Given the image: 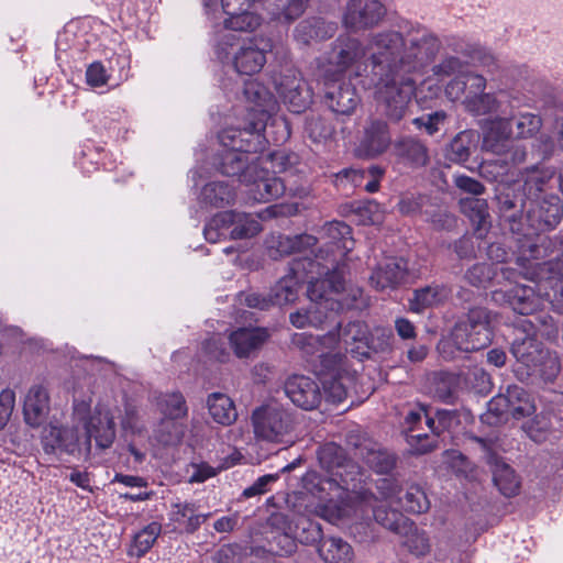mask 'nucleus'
Wrapping results in <instances>:
<instances>
[{"label": "nucleus", "instance_id": "nucleus-1", "mask_svg": "<svg viewBox=\"0 0 563 563\" xmlns=\"http://www.w3.org/2000/svg\"><path fill=\"white\" fill-rule=\"evenodd\" d=\"M441 47L437 35L418 25L407 33V38L398 31H383L369 40L371 55L364 70L369 67L362 80L364 87L384 89L385 114L393 122L406 115L409 103L416 93L413 74H422L433 63Z\"/></svg>", "mask_w": 563, "mask_h": 563}, {"label": "nucleus", "instance_id": "nucleus-2", "mask_svg": "<svg viewBox=\"0 0 563 563\" xmlns=\"http://www.w3.org/2000/svg\"><path fill=\"white\" fill-rule=\"evenodd\" d=\"M330 249H319L314 258H296L292 264V272L305 273L310 277L307 288L311 301L323 300L324 309L344 310L366 306L363 297V289L358 286H345V263L336 261Z\"/></svg>", "mask_w": 563, "mask_h": 563}, {"label": "nucleus", "instance_id": "nucleus-3", "mask_svg": "<svg viewBox=\"0 0 563 563\" xmlns=\"http://www.w3.org/2000/svg\"><path fill=\"white\" fill-rule=\"evenodd\" d=\"M267 115L264 111L249 113L246 125L230 126L219 133L224 150L216 159L217 169L224 176L238 177L244 184L255 170V156L264 152L266 139L261 134L265 130Z\"/></svg>", "mask_w": 563, "mask_h": 563}, {"label": "nucleus", "instance_id": "nucleus-4", "mask_svg": "<svg viewBox=\"0 0 563 563\" xmlns=\"http://www.w3.org/2000/svg\"><path fill=\"white\" fill-rule=\"evenodd\" d=\"M318 457L327 475L322 477L319 484L321 489L325 485L333 492L331 498L320 507V515L325 520L335 523L339 520L352 516L354 506L361 494L351 493V482L357 474L356 466L347 461L343 450L334 443L324 444L318 452Z\"/></svg>", "mask_w": 563, "mask_h": 563}, {"label": "nucleus", "instance_id": "nucleus-5", "mask_svg": "<svg viewBox=\"0 0 563 563\" xmlns=\"http://www.w3.org/2000/svg\"><path fill=\"white\" fill-rule=\"evenodd\" d=\"M520 207L525 217L510 218V232L518 243L517 246H538L536 238L553 230L563 218V202L553 194L522 202Z\"/></svg>", "mask_w": 563, "mask_h": 563}, {"label": "nucleus", "instance_id": "nucleus-6", "mask_svg": "<svg viewBox=\"0 0 563 563\" xmlns=\"http://www.w3.org/2000/svg\"><path fill=\"white\" fill-rule=\"evenodd\" d=\"M493 313L484 307H473L454 324L450 339L438 346L442 357L455 358L453 347L460 352L472 353L487 347L494 336Z\"/></svg>", "mask_w": 563, "mask_h": 563}, {"label": "nucleus", "instance_id": "nucleus-7", "mask_svg": "<svg viewBox=\"0 0 563 563\" xmlns=\"http://www.w3.org/2000/svg\"><path fill=\"white\" fill-rule=\"evenodd\" d=\"M251 424L257 441L286 444L296 428L295 415L277 400H268L253 409Z\"/></svg>", "mask_w": 563, "mask_h": 563}, {"label": "nucleus", "instance_id": "nucleus-8", "mask_svg": "<svg viewBox=\"0 0 563 563\" xmlns=\"http://www.w3.org/2000/svg\"><path fill=\"white\" fill-rule=\"evenodd\" d=\"M366 48L361 40L349 34L339 35L324 55V78H358Z\"/></svg>", "mask_w": 563, "mask_h": 563}, {"label": "nucleus", "instance_id": "nucleus-9", "mask_svg": "<svg viewBox=\"0 0 563 563\" xmlns=\"http://www.w3.org/2000/svg\"><path fill=\"white\" fill-rule=\"evenodd\" d=\"M262 231L260 221L250 213L227 210L216 213L205 225L203 235L211 244L228 240L252 239Z\"/></svg>", "mask_w": 563, "mask_h": 563}, {"label": "nucleus", "instance_id": "nucleus-10", "mask_svg": "<svg viewBox=\"0 0 563 563\" xmlns=\"http://www.w3.org/2000/svg\"><path fill=\"white\" fill-rule=\"evenodd\" d=\"M74 419L81 423L85 429L82 438L84 450L89 453L91 450V439L100 449H108L115 439L114 416L111 410L104 406H97L93 413L90 415V406L86 401L74 404Z\"/></svg>", "mask_w": 563, "mask_h": 563}, {"label": "nucleus", "instance_id": "nucleus-11", "mask_svg": "<svg viewBox=\"0 0 563 563\" xmlns=\"http://www.w3.org/2000/svg\"><path fill=\"white\" fill-rule=\"evenodd\" d=\"M488 410L482 417L489 424L506 422L510 418L519 420L534 413L531 395L519 385H509L488 401Z\"/></svg>", "mask_w": 563, "mask_h": 563}, {"label": "nucleus", "instance_id": "nucleus-12", "mask_svg": "<svg viewBox=\"0 0 563 563\" xmlns=\"http://www.w3.org/2000/svg\"><path fill=\"white\" fill-rule=\"evenodd\" d=\"M320 375L322 376L323 395L327 401L341 404L354 382V374L345 364L341 352L320 354Z\"/></svg>", "mask_w": 563, "mask_h": 563}, {"label": "nucleus", "instance_id": "nucleus-13", "mask_svg": "<svg viewBox=\"0 0 563 563\" xmlns=\"http://www.w3.org/2000/svg\"><path fill=\"white\" fill-rule=\"evenodd\" d=\"M420 268L401 256L386 257L369 276L371 286L377 291L395 290L405 284L408 277H416Z\"/></svg>", "mask_w": 563, "mask_h": 563}, {"label": "nucleus", "instance_id": "nucleus-14", "mask_svg": "<svg viewBox=\"0 0 563 563\" xmlns=\"http://www.w3.org/2000/svg\"><path fill=\"white\" fill-rule=\"evenodd\" d=\"M386 12V7L379 0H349L342 24L350 32H364L377 26Z\"/></svg>", "mask_w": 563, "mask_h": 563}, {"label": "nucleus", "instance_id": "nucleus-15", "mask_svg": "<svg viewBox=\"0 0 563 563\" xmlns=\"http://www.w3.org/2000/svg\"><path fill=\"white\" fill-rule=\"evenodd\" d=\"M273 41L268 37L253 36L243 41L233 54L232 64L236 73L252 76L260 73L267 62L266 54L273 51Z\"/></svg>", "mask_w": 563, "mask_h": 563}, {"label": "nucleus", "instance_id": "nucleus-16", "mask_svg": "<svg viewBox=\"0 0 563 563\" xmlns=\"http://www.w3.org/2000/svg\"><path fill=\"white\" fill-rule=\"evenodd\" d=\"M323 101L328 108L339 115H351L361 102L354 85L345 78H324Z\"/></svg>", "mask_w": 563, "mask_h": 563}, {"label": "nucleus", "instance_id": "nucleus-17", "mask_svg": "<svg viewBox=\"0 0 563 563\" xmlns=\"http://www.w3.org/2000/svg\"><path fill=\"white\" fill-rule=\"evenodd\" d=\"M321 537V527L318 522L306 517H298L295 530L277 532L269 541L273 551L279 555H290L297 549L296 540L305 544H313Z\"/></svg>", "mask_w": 563, "mask_h": 563}, {"label": "nucleus", "instance_id": "nucleus-18", "mask_svg": "<svg viewBox=\"0 0 563 563\" xmlns=\"http://www.w3.org/2000/svg\"><path fill=\"white\" fill-rule=\"evenodd\" d=\"M533 275L542 285L544 299L549 300L555 312L563 313V262L558 258L538 263Z\"/></svg>", "mask_w": 563, "mask_h": 563}, {"label": "nucleus", "instance_id": "nucleus-19", "mask_svg": "<svg viewBox=\"0 0 563 563\" xmlns=\"http://www.w3.org/2000/svg\"><path fill=\"white\" fill-rule=\"evenodd\" d=\"M255 163V170L250 175V180L244 184L249 187L247 195L257 202H268L284 195L286 186L284 180L271 173L266 166Z\"/></svg>", "mask_w": 563, "mask_h": 563}, {"label": "nucleus", "instance_id": "nucleus-20", "mask_svg": "<svg viewBox=\"0 0 563 563\" xmlns=\"http://www.w3.org/2000/svg\"><path fill=\"white\" fill-rule=\"evenodd\" d=\"M367 335L368 328L364 322L351 321L345 325L339 324L338 333L329 332L321 338L301 333L295 336L294 342L301 346L305 344L313 345L316 343H320L324 347L332 349L340 342H343L344 345H349L350 343L355 342H363L367 339Z\"/></svg>", "mask_w": 563, "mask_h": 563}, {"label": "nucleus", "instance_id": "nucleus-21", "mask_svg": "<svg viewBox=\"0 0 563 563\" xmlns=\"http://www.w3.org/2000/svg\"><path fill=\"white\" fill-rule=\"evenodd\" d=\"M256 0H221L223 12L228 15L224 27L239 32H252L261 24V16L251 12Z\"/></svg>", "mask_w": 563, "mask_h": 563}, {"label": "nucleus", "instance_id": "nucleus-22", "mask_svg": "<svg viewBox=\"0 0 563 563\" xmlns=\"http://www.w3.org/2000/svg\"><path fill=\"white\" fill-rule=\"evenodd\" d=\"M285 393L294 405L303 410L317 408L322 400L319 384L303 375L289 377L285 384Z\"/></svg>", "mask_w": 563, "mask_h": 563}, {"label": "nucleus", "instance_id": "nucleus-23", "mask_svg": "<svg viewBox=\"0 0 563 563\" xmlns=\"http://www.w3.org/2000/svg\"><path fill=\"white\" fill-rule=\"evenodd\" d=\"M391 135L387 122L372 118L364 126L358 151L366 157H376L390 146Z\"/></svg>", "mask_w": 563, "mask_h": 563}, {"label": "nucleus", "instance_id": "nucleus-24", "mask_svg": "<svg viewBox=\"0 0 563 563\" xmlns=\"http://www.w3.org/2000/svg\"><path fill=\"white\" fill-rule=\"evenodd\" d=\"M526 153L520 148L508 151L493 159L484 161L479 166L481 175L489 181L507 183L515 175L517 163L522 162Z\"/></svg>", "mask_w": 563, "mask_h": 563}, {"label": "nucleus", "instance_id": "nucleus-25", "mask_svg": "<svg viewBox=\"0 0 563 563\" xmlns=\"http://www.w3.org/2000/svg\"><path fill=\"white\" fill-rule=\"evenodd\" d=\"M393 154L399 164L410 168H421L429 164V148L416 136L404 135L393 144Z\"/></svg>", "mask_w": 563, "mask_h": 563}, {"label": "nucleus", "instance_id": "nucleus-26", "mask_svg": "<svg viewBox=\"0 0 563 563\" xmlns=\"http://www.w3.org/2000/svg\"><path fill=\"white\" fill-rule=\"evenodd\" d=\"M336 31V22L327 21L321 16H310L296 25L292 35L298 44L308 46L333 37Z\"/></svg>", "mask_w": 563, "mask_h": 563}, {"label": "nucleus", "instance_id": "nucleus-27", "mask_svg": "<svg viewBox=\"0 0 563 563\" xmlns=\"http://www.w3.org/2000/svg\"><path fill=\"white\" fill-rule=\"evenodd\" d=\"M44 451L51 453H66L75 455L79 453L82 445L78 434V426L51 427L43 439Z\"/></svg>", "mask_w": 563, "mask_h": 563}, {"label": "nucleus", "instance_id": "nucleus-28", "mask_svg": "<svg viewBox=\"0 0 563 563\" xmlns=\"http://www.w3.org/2000/svg\"><path fill=\"white\" fill-rule=\"evenodd\" d=\"M375 501L376 498L372 494L363 493L358 496V500L356 501L352 514H354L358 508L363 512H365L367 508H371L376 522L390 531L401 534L404 530H406L409 520L396 510L387 509L383 506H375Z\"/></svg>", "mask_w": 563, "mask_h": 563}, {"label": "nucleus", "instance_id": "nucleus-29", "mask_svg": "<svg viewBox=\"0 0 563 563\" xmlns=\"http://www.w3.org/2000/svg\"><path fill=\"white\" fill-rule=\"evenodd\" d=\"M49 413V396L47 390L41 386H32L24 399L23 415L24 421L32 428L43 426Z\"/></svg>", "mask_w": 563, "mask_h": 563}, {"label": "nucleus", "instance_id": "nucleus-30", "mask_svg": "<svg viewBox=\"0 0 563 563\" xmlns=\"http://www.w3.org/2000/svg\"><path fill=\"white\" fill-rule=\"evenodd\" d=\"M486 463L489 465L493 482L498 490L506 497L515 496L519 492L520 482L512 467L493 452H487Z\"/></svg>", "mask_w": 563, "mask_h": 563}, {"label": "nucleus", "instance_id": "nucleus-31", "mask_svg": "<svg viewBox=\"0 0 563 563\" xmlns=\"http://www.w3.org/2000/svg\"><path fill=\"white\" fill-rule=\"evenodd\" d=\"M269 19L289 24L300 18L310 0H258Z\"/></svg>", "mask_w": 563, "mask_h": 563}, {"label": "nucleus", "instance_id": "nucleus-32", "mask_svg": "<svg viewBox=\"0 0 563 563\" xmlns=\"http://www.w3.org/2000/svg\"><path fill=\"white\" fill-rule=\"evenodd\" d=\"M268 333L263 328H239L230 336V344L240 358L249 357L266 341Z\"/></svg>", "mask_w": 563, "mask_h": 563}, {"label": "nucleus", "instance_id": "nucleus-33", "mask_svg": "<svg viewBox=\"0 0 563 563\" xmlns=\"http://www.w3.org/2000/svg\"><path fill=\"white\" fill-rule=\"evenodd\" d=\"M461 206L473 227V236L481 243L487 236L490 229L487 201L473 197L462 200Z\"/></svg>", "mask_w": 563, "mask_h": 563}, {"label": "nucleus", "instance_id": "nucleus-34", "mask_svg": "<svg viewBox=\"0 0 563 563\" xmlns=\"http://www.w3.org/2000/svg\"><path fill=\"white\" fill-rule=\"evenodd\" d=\"M318 542V554L324 563H353L352 545L340 537H323Z\"/></svg>", "mask_w": 563, "mask_h": 563}, {"label": "nucleus", "instance_id": "nucleus-35", "mask_svg": "<svg viewBox=\"0 0 563 563\" xmlns=\"http://www.w3.org/2000/svg\"><path fill=\"white\" fill-rule=\"evenodd\" d=\"M356 454L376 473L387 474L396 465V456L377 443L365 442L356 448Z\"/></svg>", "mask_w": 563, "mask_h": 563}, {"label": "nucleus", "instance_id": "nucleus-36", "mask_svg": "<svg viewBox=\"0 0 563 563\" xmlns=\"http://www.w3.org/2000/svg\"><path fill=\"white\" fill-rule=\"evenodd\" d=\"M544 347L533 336H516L511 343L510 352L518 363L527 368V374L536 367L537 361L541 360Z\"/></svg>", "mask_w": 563, "mask_h": 563}, {"label": "nucleus", "instance_id": "nucleus-37", "mask_svg": "<svg viewBox=\"0 0 563 563\" xmlns=\"http://www.w3.org/2000/svg\"><path fill=\"white\" fill-rule=\"evenodd\" d=\"M554 172L550 169H539L537 167L528 170L523 177L521 186L522 202H529L533 199H542L547 192L549 183L553 179Z\"/></svg>", "mask_w": 563, "mask_h": 563}, {"label": "nucleus", "instance_id": "nucleus-38", "mask_svg": "<svg viewBox=\"0 0 563 563\" xmlns=\"http://www.w3.org/2000/svg\"><path fill=\"white\" fill-rule=\"evenodd\" d=\"M538 294L533 288L527 286H518L514 290L510 305L517 313L521 316L531 314L542 306L544 298L542 285L537 279Z\"/></svg>", "mask_w": 563, "mask_h": 563}, {"label": "nucleus", "instance_id": "nucleus-39", "mask_svg": "<svg viewBox=\"0 0 563 563\" xmlns=\"http://www.w3.org/2000/svg\"><path fill=\"white\" fill-rule=\"evenodd\" d=\"M207 406L212 419L222 426H231L238 419V411L233 400L222 393L209 395Z\"/></svg>", "mask_w": 563, "mask_h": 563}, {"label": "nucleus", "instance_id": "nucleus-40", "mask_svg": "<svg viewBox=\"0 0 563 563\" xmlns=\"http://www.w3.org/2000/svg\"><path fill=\"white\" fill-rule=\"evenodd\" d=\"M211 517V512L198 514L194 503H177L173 505L172 520L184 527L188 533H194Z\"/></svg>", "mask_w": 563, "mask_h": 563}, {"label": "nucleus", "instance_id": "nucleus-41", "mask_svg": "<svg viewBox=\"0 0 563 563\" xmlns=\"http://www.w3.org/2000/svg\"><path fill=\"white\" fill-rule=\"evenodd\" d=\"M448 296L449 291L444 286H426L415 290L413 298L409 300V308L412 312L420 313L428 308L440 305Z\"/></svg>", "mask_w": 563, "mask_h": 563}, {"label": "nucleus", "instance_id": "nucleus-42", "mask_svg": "<svg viewBox=\"0 0 563 563\" xmlns=\"http://www.w3.org/2000/svg\"><path fill=\"white\" fill-rule=\"evenodd\" d=\"M298 155L285 150H275L266 155L260 152L255 156V162H260V166H266L271 173L277 174L286 173L298 164Z\"/></svg>", "mask_w": 563, "mask_h": 563}, {"label": "nucleus", "instance_id": "nucleus-43", "mask_svg": "<svg viewBox=\"0 0 563 563\" xmlns=\"http://www.w3.org/2000/svg\"><path fill=\"white\" fill-rule=\"evenodd\" d=\"M514 119L510 118H496L488 124L484 134V143L493 151L504 147V143L509 141L514 134L512 132Z\"/></svg>", "mask_w": 563, "mask_h": 563}, {"label": "nucleus", "instance_id": "nucleus-44", "mask_svg": "<svg viewBox=\"0 0 563 563\" xmlns=\"http://www.w3.org/2000/svg\"><path fill=\"white\" fill-rule=\"evenodd\" d=\"M323 246H346L349 242L354 243L352 228L343 221L333 220L322 225L319 231Z\"/></svg>", "mask_w": 563, "mask_h": 563}, {"label": "nucleus", "instance_id": "nucleus-45", "mask_svg": "<svg viewBox=\"0 0 563 563\" xmlns=\"http://www.w3.org/2000/svg\"><path fill=\"white\" fill-rule=\"evenodd\" d=\"M243 95L246 101L253 103L254 107L247 110L242 125H246L250 112L264 111L267 114L266 108L271 103L273 96L263 84L255 79L246 80L243 87Z\"/></svg>", "mask_w": 563, "mask_h": 563}, {"label": "nucleus", "instance_id": "nucleus-46", "mask_svg": "<svg viewBox=\"0 0 563 563\" xmlns=\"http://www.w3.org/2000/svg\"><path fill=\"white\" fill-rule=\"evenodd\" d=\"M201 197L205 203L223 208L234 202L235 191L228 183L211 181L203 186Z\"/></svg>", "mask_w": 563, "mask_h": 563}, {"label": "nucleus", "instance_id": "nucleus-47", "mask_svg": "<svg viewBox=\"0 0 563 563\" xmlns=\"http://www.w3.org/2000/svg\"><path fill=\"white\" fill-rule=\"evenodd\" d=\"M187 427L173 419H162L155 430V439L164 446H177L183 442Z\"/></svg>", "mask_w": 563, "mask_h": 563}, {"label": "nucleus", "instance_id": "nucleus-48", "mask_svg": "<svg viewBox=\"0 0 563 563\" xmlns=\"http://www.w3.org/2000/svg\"><path fill=\"white\" fill-rule=\"evenodd\" d=\"M161 523L153 521L134 534L129 554L132 556H143L154 544L161 534Z\"/></svg>", "mask_w": 563, "mask_h": 563}, {"label": "nucleus", "instance_id": "nucleus-49", "mask_svg": "<svg viewBox=\"0 0 563 563\" xmlns=\"http://www.w3.org/2000/svg\"><path fill=\"white\" fill-rule=\"evenodd\" d=\"M305 133L313 143H321L333 135L334 126L320 114L311 112L305 120Z\"/></svg>", "mask_w": 563, "mask_h": 563}, {"label": "nucleus", "instance_id": "nucleus-50", "mask_svg": "<svg viewBox=\"0 0 563 563\" xmlns=\"http://www.w3.org/2000/svg\"><path fill=\"white\" fill-rule=\"evenodd\" d=\"M402 533H406L404 545L412 555L423 558L430 553L431 543L427 532L412 528V523L408 522V526Z\"/></svg>", "mask_w": 563, "mask_h": 563}, {"label": "nucleus", "instance_id": "nucleus-51", "mask_svg": "<svg viewBox=\"0 0 563 563\" xmlns=\"http://www.w3.org/2000/svg\"><path fill=\"white\" fill-rule=\"evenodd\" d=\"M474 134L472 131L460 132L450 143L448 157L455 163H465L468 161L474 145Z\"/></svg>", "mask_w": 563, "mask_h": 563}, {"label": "nucleus", "instance_id": "nucleus-52", "mask_svg": "<svg viewBox=\"0 0 563 563\" xmlns=\"http://www.w3.org/2000/svg\"><path fill=\"white\" fill-rule=\"evenodd\" d=\"M298 296V282L295 276L280 278L272 288L271 300L273 305L283 306L294 302Z\"/></svg>", "mask_w": 563, "mask_h": 563}, {"label": "nucleus", "instance_id": "nucleus-53", "mask_svg": "<svg viewBox=\"0 0 563 563\" xmlns=\"http://www.w3.org/2000/svg\"><path fill=\"white\" fill-rule=\"evenodd\" d=\"M398 501L404 510L410 514H422L430 507L426 493L419 485L415 484L407 488L405 495L399 497Z\"/></svg>", "mask_w": 563, "mask_h": 563}, {"label": "nucleus", "instance_id": "nucleus-54", "mask_svg": "<svg viewBox=\"0 0 563 563\" xmlns=\"http://www.w3.org/2000/svg\"><path fill=\"white\" fill-rule=\"evenodd\" d=\"M269 115L267 114L265 130L261 134L265 136L267 143L274 145H282L290 139L291 130L288 121L285 118H274L268 123Z\"/></svg>", "mask_w": 563, "mask_h": 563}, {"label": "nucleus", "instance_id": "nucleus-55", "mask_svg": "<svg viewBox=\"0 0 563 563\" xmlns=\"http://www.w3.org/2000/svg\"><path fill=\"white\" fill-rule=\"evenodd\" d=\"M560 369L558 355L544 349L541 360L537 361L536 367H532L528 375H539L545 382H552L560 373Z\"/></svg>", "mask_w": 563, "mask_h": 563}, {"label": "nucleus", "instance_id": "nucleus-56", "mask_svg": "<svg viewBox=\"0 0 563 563\" xmlns=\"http://www.w3.org/2000/svg\"><path fill=\"white\" fill-rule=\"evenodd\" d=\"M159 407L165 416L163 419L178 420L187 416L186 400L180 393L164 395L159 400Z\"/></svg>", "mask_w": 563, "mask_h": 563}, {"label": "nucleus", "instance_id": "nucleus-57", "mask_svg": "<svg viewBox=\"0 0 563 563\" xmlns=\"http://www.w3.org/2000/svg\"><path fill=\"white\" fill-rule=\"evenodd\" d=\"M291 112L300 113L311 103L312 95L306 82L286 90L285 96L280 98Z\"/></svg>", "mask_w": 563, "mask_h": 563}, {"label": "nucleus", "instance_id": "nucleus-58", "mask_svg": "<svg viewBox=\"0 0 563 563\" xmlns=\"http://www.w3.org/2000/svg\"><path fill=\"white\" fill-rule=\"evenodd\" d=\"M514 124L516 125L515 136L518 139H526L534 135L542 125V120L539 115L525 112L518 117H511Z\"/></svg>", "mask_w": 563, "mask_h": 563}, {"label": "nucleus", "instance_id": "nucleus-59", "mask_svg": "<svg viewBox=\"0 0 563 563\" xmlns=\"http://www.w3.org/2000/svg\"><path fill=\"white\" fill-rule=\"evenodd\" d=\"M497 277V266L487 263L476 264L471 267L465 278L470 284L476 287H485Z\"/></svg>", "mask_w": 563, "mask_h": 563}, {"label": "nucleus", "instance_id": "nucleus-60", "mask_svg": "<svg viewBox=\"0 0 563 563\" xmlns=\"http://www.w3.org/2000/svg\"><path fill=\"white\" fill-rule=\"evenodd\" d=\"M302 82L305 80L300 71L294 67H286L278 75L274 76V85L279 98L285 96L286 90L299 87Z\"/></svg>", "mask_w": 563, "mask_h": 563}, {"label": "nucleus", "instance_id": "nucleus-61", "mask_svg": "<svg viewBox=\"0 0 563 563\" xmlns=\"http://www.w3.org/2000/svg\"><path fill=\"white\" fill-rule=\"evenodd\" d=\"M378 203L374 200L353 201L350 203L351 212L358 224L368 225L375 223L378 213Z\"/></svg>", "mask_w": 563, "mask_h": 563}, {"label": "nucleus", "instance_id": "nucleus-62", "mask_svg": "<svg viewBox=\"0 0 563 563\" xmlns=\"http://www.w3.org/2000/svg\"><path fill=\"white\" fill-rule=\"evenodd\" d=\"M465 103L470 111L478 115L489 113L497 108L495 96L484 92L477 96H466Z\"/></svg>", "mask_w": 563, "mask_h": 563}, {"label": "nucleus", "instance_id": "nucleus-63", "mask_svg": "<svg viewBox=\"0 0 563 563\" xmlns=\"http://www.w3.org/2000/svg\"><path fill=\"white\" fill-rule=\"evenodd\" d=\"M312 302L313 305H311V307L307 311H296L290 314V322L292 323V325L301 329L305 328L307 324L316 325L317 323L322 322V320L317 317V313H320L324 308V301L318 300Z\"/></svg>", "mask_w": 563, "mask_h": 563}, {"label": "nucleus", "instance_id": "nucleus-64", "mask_svg": "<svg viewBox=\"0 0 563 563\" xmlns=\"http://www.w3.org/2000/svg\"><path fill=\"white\" fill-rule=\"evenodd\" d=\"M334 185L339 189L351 190L357 186H361L365 178V172L354 168H344L335 174Z\"/></svg>", "mask_w": 563, "mask_h": 563}]
</instances>
